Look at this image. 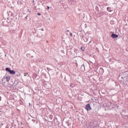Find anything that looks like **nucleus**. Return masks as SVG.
I'll list each match as a JSON object with an SVG mask.
<instances>
[{
    "label": "nucleus",
    "instance_id": "11",
    "mask_svg": "<svg viewBox=\"0 0 128 128\" xmlns=\"http://www.w3.org/2000/svg\"><path fill=\"white\" fill-rule=\"evenodd\" d=\"M0 101H1V96H0Z\"/></svg>",
    "mask_w": 128,
    "mask_h": 128
},
{
    "label": "nucleus",
    "instance_id": "6",
    "mask_svg": "<svg viewBox=\"0 0 128 128\" xmlns=\"http://www.w3.org/2000/svg\"><path fill=\"white\" fill-rule=\"evenodd\" d=\"M80 50H82V51H84V50H82V47L81 48H80Z\"/></svg>",
    "mask_w": 128,
    "mask_h": 128
},
{
    "label": "nucleus",
    "instance_id": "5",
    "mask_svg": "<svg viewBox=\"0 0 128 128\" xmlns=\"http://www.w3.org/2000/svg\"><path fill=\"white\" fill-rule=\"evenodd\" d=\"M106 10H108V12H112V10H110V8L108 7V8H106Z\"/></svg>",
    "mask_w": 128,
    "mask_h": 128
},
{
    "label": "nucleus",
    "instance_id": "9",
    "mask_svg": "<svg viewBox=\"0 0 128 128\" xmlns=\"http://www.w3.org/2000/svg\"><path fill=\"white\" fill-rule=\"evenodd\" d=\"M46 10H49V6H47Z\"/></svg>",
    "mask_w": 128,
    "mask_h": 128
},
{
    "label": "nucleus",
    "instance_id": "1",
    "mask_svg": "<svg viewBox=\"0 0 128 128\" xmlns=\"http://www.w3.org/2000/svg\"><path fill=\"white\" fill-rule=\"evenodd\" d=\"M6 71L8 72H10V74H16V72H14V70H10L8 68H6Z\"/></svg>",
    "mask_w": 128,
    "mask_h": 128
},
{
    "label": "nucleus",
    "instance_id": "8",
    "mask_svg": "<svg viewBox=\"0 0 128 128\" xmlns=\"http://www.w3.org/2000/svg\"><path fill=\"white\" fill-rule=\"evenodd\" d=\"M38 16H40V14L38 13Z\"/></svg>",
    "mask_w": 128,
    "mask_h": 128
},
{
    "label": "nucleus",
    "instance_id": "7",
    "mask_svg": "<svg viewBox=\"0 0 128 128\" xmlns=\"http://www.w3.org/2000/svg\"><path fill=\"white\" fill-rule=\"evenodd\" d=\"M24 76H27V73H24Z\"/></svg>",
    "mask_w": 128,
    "mask_h": 128
},
{
    "label": "nucleus",
    "instance_id": "10",
    "mask_svg": "<svg viewBox=\"0 0 128 128\" xmlns=\"http://www.w3.org/2000/svg\"><path fill=\"white\" fill-rule=\"evenodd\" d=\"M70 36H72V34H70Z\"/></svg>",
    "mask_w": 128,
    "mask_h": 128
},
{
    "label": "nucleus",
    "instance_id": "2",
    "mask_svg": "<svg viewBox=\"0 0 128 128\" xmlns=\"http://www.w3.org/2000/svg\"><path fill=\"white\" fill-rule=\"evenodd\" d=\"M84 109L88 111L91 110L92 108H90V104H86V106L84 107Z\"/></svg>",
    "mask_w": 128,
    "mask_h": 128
},
{
    "label": "nucleus",
    "instance_id": "4",
    "mask_svg": "<svg viewBox=\"0 0 128 128\" xmlns=\"http://www.w3.org/2000/svg\"><path fill=\"white\" fill-rule=\"evenodd\" d=\"M6 80H7V82H8V80H10V76H6Z\"/></svg>",
    "mask_w": 128,
    "mask_h": 128
},
{
    "label": "nucleus",
    "instance_id": "12",
    "mask_svg": "<svg viewBox=\"0 0 128 128\" xmlns=\"http://www.w3.org/2000/svg\"><path fill=\"white\" fill-rule=\"evenodd\" d=\"M66 32H68V30H67V31H66Z\"/></svg>",
    "mask_w": 128,
    "mask_h": 128
},
{
    "label": "nucleus",
    "instance_id": "3",
    "mask_svg": "<svg viewBox=\"0 0 128 128\" xmlns=\"http://www.w3.org/2000/svg\"><path fill=\"white\" fill-rule=\"evenodd\" d=\"M111 37L112 38H118V35L112 34H111Z\"/></svg>",
    "mask_w": 128,
    "mask_h": 128
}]
</instances>
